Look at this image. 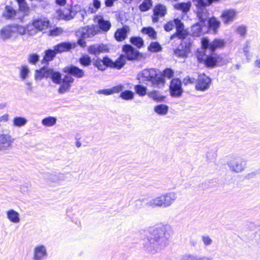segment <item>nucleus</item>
Instances as JSON below:
<instances>
[{
    "instance_id": "obj_23",
    "label": "nucleus",
    "mask_w": 260,
    "mask_h": 260,
    "mask_svg": "<svg viewBox=\"0 0 260 260\" xmlns=\"http://www.w3.org/2000/svg\"><path fill=\"white\" fill-rule=\"evenodd\" d=\"M221 22L215 17L212 16L208 19L206 22L205 27H207L208 31L216 34L220 26Z\"/></svg>"
},
{
    "instance_id": "obj_4",
    "label": "nucleus",
    "mask_w": 260,
    "mask_h": 260,
    "mask_svg": "<svg viewBox=\"0 0 260 260\" xmlns=\"http://www.w3.org/2000/svg\"><path fill=\"white\" fill-rule=\"evenodd\" d=\"M176 199V193L174 192H170L150 200L146 203V205L152 208L157 207L167 208L170 206Z\"/></svg>"
},
{
    "instance_id": "obj_39",
    "label": "nucleus",
    "mask_w": 260,
    "mask_h": 260,
    "mask_svg": "<svg viewBox=\"0 0 260 260\" xmlns=\"http://www.w3.org/2000/svg\"><path fill=\"white\" fill-rule=\"evenodd\" d=\"M169 110V107L167 105L159 104L154 108V112L159 115H165Z\"/></svg>"
},
{
    "instance_id": "obj_1",
    "label": "nucleus",
    "mask_w": 260,
    "mask_h": 260,
    "mask_svg": "<svg viewBox=\"0 0 260 260\" xmlns=\"http://www.w3.org/2000/svg\"><path fill=\"white\" fill-rule=\"evenodd\" d=\"M173 231L169 224H157L150 228L144 239V247L149 253L154 254L169 244Z\"/></svg>"
},
{
    "instance_id": "obj_45",
    "label": "nucleus",
    "mask_w": 260,
    "mask_h": 260,
    "mask_svg": "<svg viewBox=\"0 0 260 260\" xmlns=\"http://www.w3.org/2000/svg\"><path fill=\"white\" fill-rule=\"evenodd\" d=\"M30 70L27 66L23 65L20 69L19 75L22 80H25L28 77Z\"/></svg>"
},
{
    "instance_id": "obj_16",
    "label": "nucleus",
    "mask_w": 260,
    "mask_h": 260,
    "mask_svg": "<svg viewBox=\"0 0 260 260\" xmlns=\"http://www.w3.org/2000/svg\"><path fill=\"white\" fill-rule=\"evenodd\" d=\"M92 64L99 70L104 71L108 68L112 69L113 61L106 55L102 59L98 57L93 61Z\"/></svg>"
},
{
    "instance_id": "obj_55",
    "label": "nucleus",
    "mask_w": 260,
    "mask_h": 260,
    "mask_svg": "<svg viewBox=\"0 0 260 260\" xmlns=\"http://www.w3.org/2000/svg\"><path fill=\"white\" fill-rule=\"evenodd\" d=\"M13 25L16 36L18 34L23 35L26 34V28L25 27L19 24Z\"/></svg>"
},
{
    "instance_id": "obj_63",
    "label": "nucleus",
    "mask_w": 260,
    "mask_h": 260,
    "mask_svg": "<svg viewBox=\"0 0 260 260\" xmlns=\"http://www.w3.org/2000/svg\"><path fill=\"white\" fill-rule=\"evenodd\" d=\"M25 84L26 86V88L27 90V91L29 92H31L32 90V86L31 85V83L26 81H25Z\"/></svg>"
},
{
    "instance_id": "obj_27",
    "label": "nucleus",
    "mask_w": 260,
    "mask_h": 260,
    "mask_svg": "<svg viewBox=\"0 0 260 260\" xmlns=\"http://www.w3.org/2000/svg\"><path fill=\"white\" fill-rule=\"evenodd\" d=\"M236 15V12L233 9L226 10L223 11L221 17L225 24L233 22Z\"/></svg>"
},
{
    "instance_id": "obj_57",
    "label": "nucleus",
    "mask_w": 260,
    "mask_h": 260,
    "mask_svg": "<svg viewBox=\"0 0 260 260\" xmlns=\"http://www.w3.org/2000/svg\"><path fill=\"white\" fill-rule=\"evenodd\" d=\"M174 27V20L173 21H170L165 24L164 26L165 30L166 31H170L173 29Z\"/></svg>"
},
{
    "instance_id": "obj_2",
    "label": "nucleus",
    "mask_w": 260,
    "mask_h": 260,
    "mask_svg": "<svg viewBox=\"0 0 260 260\" xmlns=\"http://www.w3.org/2000/svg\"><path fill=\"white\" fill-rule=\"evenodd\" d=\"M202 49L198 51L197 57L198 61L208 68L221 66L225 63L223 57L215 53L216 49L223 48L226 42L221 39H215L210 42L207 38L202 40Z\"/></svg>"
},
{
    "instance_id": "obj_15",
    "label": "nucleus",
    "mask_w": 260,
    "mask_h": 260,
    "mask_svg": "<svg viewBox=\"0 0 260 260\" xmlns=\"http://www.w3.org/2000/svg\"><path fill=\"white\" fill-rule=\"evenodd\" d=\"M211 82V79L205 74L199 75L196 81V89L199 91H206L209 88Z\"/></svg>"
},
{
    "instance_id": "obj_11",
    "label": "nucleus",
    "mask_w": 260,
    "mask_h": 260,
    "mask_svg": "<svg viewBox=\"0 0 260 260\" xmlns=\"http://www.w3.org/2000/svg\"><path fill=\"white\" fill-rule=\"evenodd\" d=\"M174 23L176 32L171 36L170 40H173L175 38H178L180 40H183L186 38H192L188 31L184 29V23L179 18L174 19Z\"/></svg>"
},
{
    "instance_id": "obj_48",
    "label": "nucleus",
    "mask_w": 260,
    "mask_h": 260,
    "mask_svg": "<svg viewBox=\"0 0 260 260\" xmlns=\"http://www.w3.org/2000/svg\"><path fill=\"white\" fill-rule=\"evenodd\" d=\"M162 47L157 42H151L148 47V50L151 52H158L160 51Z\"/></svg>"
},
{
    "instance_id": "obj_49",
    "label": "nucleus",
    "mask_w": 260,
    "mask_h": 260,
    "mask_svg": "<svg viewBox=\"0 0 260 260\" xmlns=\"http://www.w3.org/2000/svg\"><path fill=\"white\" fill-rule=\"evenodd\" d=\"M134 89L137 94L143 96L146 95L147 88L146 86L139 84L135 86Z\"/></svg>"
},
{
    "instance_id": "obj_32",
    "label": "nucleus",
    "mask_w": 260,
    "mask_h": 260,
    "mask_svg": "<svg viewBox=\"0 0 260 260\" xmlns=\"http://www.w3.org/2000/svg\"><path fill=\"white\" fill-rule=\"evenodd\" d=\"M57 53H58L54 49H49L45 50L43 58L41 61L42 63L48 64L50 61L53 60Z\"/></svg>"
},
{
    "instance_id": "obj_24",
    "label": "nucleus",
    "mask_w": 260,
    "mask_h": 260,
    "mask_svg": "<svg viewBox=\"0 0 260 260\" xmlns=\"http://www.w3.org/2000/svg\"><path fill=\"white\" fill-rule=\"evenodd\" d=\"M77 46L75 42H63L60 43L54 46V50L58 53L63 52L69 51L74 49Z\"/></svg>"
},
{
    "instance_id": "obj_7",
    "label": "nucleus",
    "mask_w": 260,
    "mask_h": 260,
    "mask_svg": "<svg viewBox=\"0 0 260 260\" xmlns=\"http://www.w3.org/2000/svg\"><path fill=\"white\" fill-rule=\"evenodd\" d=\"M97 25H87L89 28L94 30V36L100 31L107 32L111 27V23L108 20H105L102 16H96L94 19Z\"/></svg>"
},
{
    "instance_id": "obj_61",
    "label": "nucleus",
    "mask_w": 260,
    "mask_h": 260,
    "mask_svg": "<svg viewBox=\"0 0 260 260\" xmlns=\"http://www.w3.org/2000/svg\"><path fill=\"white\" fill-rule=\"evenodd\" d=\"M196 79L193 78H190L189 76H187L184 78L183 83L185 85H187L189 83H194L196 82Z\"/></svg>"
},
{
    "instance_id": "obj_53",
    "label": "nucleus",
    "mask_w": 260,
    "mask_h": 260,
    "mask_svg": "<svg viewBox=\"0 0 260 260\" xmlns=\"http://www.w3.org/2000/svg\"><path fill=\"white\" fill-rule=\"evenodd\" d=\"M159 74H161L165 79V77L171 79L174 76V72L171 68H166L161 73L159 72Z\"/></svg>"
},
{
    "instance_id": "obj_29",
    "label": "nucleus",
    "mask_w": 260,
    "mask_h": 260,
    "mask_svg": "<svg viewBox=\"0 0 260 260\" xmlns=\"http://www.w3.org/2000/svg\"><path fill=\"white\" fill-rule=\"evenodd\" d=\"M124 87L122 84H118L111 88L100 89L96 93L98 94H102L105 95H111L114 93H119L123 90Z\"/></svg>"
},
{
    "instance_id": "obj_52",
    "label": "nucleus",
    "mask_w": 260,
    "mask_h": 260,
    "mask_svg": "<svg viewBox=\"0 0 260 260\" xmlns=\"http://www.w3.org/2000/svg\"><path fill=\"white\" fill-rule=\"evenodd\" d=\"M39 60L40 56L37 53H31L28 56V62L31 64H36Z\"/></svg>"
},
{
    "instance_id": "obj_47",
    "label": "nucleus",
    "mask_w": 260,
    "mask_h": 260,
    "mask_svg": "<svg viewBox=\"0 0 260 260\" xmlns=\"http://www.w3.org/2000/svg\"><path fill=\"white\" fill-rule=\"evenodd\" d=\"M17 2L19 6V10L23 12L25 15H28L29 11V8L25 2V0Z\"/></svg>"
},
{
    "instance_id": "obj_8",
    "label": "nucleus",
    "mask_w": 260,
    "mask_h": 260,
    "mask_svg": "<svg viewBox=\"0 0 260 260\" xmlns=\"http://www.w3.org/2000/svg\"><path fill=\"white\" fill-rule=\"evenodd\" d=\"M123 55L128 61L140 60L143 57V55L137 49L130 44H125L122 48Z\"/></svg>"
},
{
    "instance_id": "obj_36",
    "label": "nucleus",
    "mask_w": 260,
    "mask_h": 260,
    "mask_svg": "<svg viewBox=\"0 0 260 260\" xmlns=\"http://www.w3.org/2000/svg\"><path fill=\"white\" fill-rule=\"evenodd\" d=\"M124 56L123 54H121L115 61H113L112 69L120 70L125 66L126 59Z\"/></svg>"
},
{
    "instance_id": "obj_44",
    "label": "nucleus",
    "mask_w": 260,
    "mask_h": 260,
    "mask_svg": "<svg viewBox=\"0 0 260 260\" xmlns=\"http://www.w3.org/2000/svg\"><path fill=\"white\" fill-rule=\"evenodd\" d=\"M152 6V0H144L139 6V9L141 12H144L149 10Z\"/></svg>"
},
{
    "instance_id": "obj_13",
    "label": "nucleus",
    "mask_w": 260,
    "mask_h": 260,
    "mask_svg": "<svg viewBox=\"0 0 260 260\" xmlns=\"http://www.w3.org/2000/svg\"><path fill=\"white\" fill-rule=\"evenodd\" d=\"M94 30L89 29L87 26L79 28L76 31V36L79 37L77 42L78 45L81 47H85L86 45L85 39L94 36Z\"/></svg>"
},
{
    "instance_id": "obj_56",
    "label": "nucleus",
    "mask_w": 260,
    "mask_h": 260,
    "mask_svg": "<svg viewBox=\"0 0 260 260\" xmlns=\"http://www.w3.org/2000/svg\"><path fill=\"white\" fill-rule=\"evenodd\" d=\"M62 32V29L61 28L56 27L49 31V35L51 36H57Z\"/></svg>"
},
{
    "instance_id": "obj_41",
    "label": "nucleus",
    "mask_w": 260,
    "mask_h": 260,
    "mask_svg": "<svg viewBox=\"0 0 260 260\" xmlns=\"http://www.w3.org/2000/svg\"><path fill=\"white\" fill-rule=\"evenodd\" d=\"M129 42L138 49L143 47L144 44L143 39L140 37H132L130 38Z\"/></svg>"
},
{
    "instance_id": "obj_35",
    "label": "nucleus",
    "mask_w": 260,
    "mask_h": 260,
    "mask_svg": "<svg viewBox=\"0 0 260 260\" xmlns=\"http://www.w3.org/2000/svg\"><path fill=\"white\" fill-rule=\"evenodd\" d=\"M7 216L9 220L13 223H18L20 221L19 214L13 209L7 211Z\"/></svg>"
},
{
    "instance_id": "obj_40",
    "label": "nucleus",
    "mask_w": 260,
    "mask_h": 260,
    "mask_svg": "<svg viewBox=\"0 0 260 260\" xmlns=\"http://www.w3.org/2000/svg\"><path fill=\"white\" fill-rule=\"evenodd\" d=\"M143 34L147 35L152 39H155L157 37V32L151 26L144 27L141 30Z\"/></svg>"
},
{
    "instance_id": "obj_17",
    "label": "nucleus",
    "mask_w": 260,
    "mask_h": 260,
    "mask_svg": "<svg viewBox=\"0 0 260 260\" xmlns=\"http://www.w3.org/2000/svg\"><path fill=\"white\" fill-rule=\"evenodd\" d=\"M62 72L70 75L73 78L81 79L85 76V71L83 69L72 64L63 68Z\"/></svg>"
},
{
    "instance_id": "obj_34",
    "label": "nucleus",
    "mask_w": 260,
    "mask_h": 260,
    "mask_svg": "<svg viewBox=\"0 0 260 260\" xmlns=\"http://www.w3.org/2000/svg\"><path fill=\"white\" fill-rule=\"evenodd\" d=\"M17 12L12 7L7 5L5 7V11L3 13V16L7 19H11L16 15Z\"/></svg>"
},
{
    "instance_id": "obj_51",
    "label": "nucleus",
    "mask_w": 260,
    "mask_h": 260,
    "mask_svg": "<svg viewBox=\"0 0 260 260\" xmlns=\"http://www.w3.org/2000/svg\"><path fill=\"white\" fill-rule=\"evenodd\" d=\"M101 2L99 0H93V3L88 7V11L91 13H95L101 7Z\"/></svg>"
},
{
    "instance_id": "obj_26",
    "label": "nucleus",
    "mask_w": 260,
    "mask_h": 260,
    "mask_svg": "<svg viewBox=\"0 0 260 260\" xmlns=\"http://www.w3.org/2000/svg\"><path fill=\"white\" fill-rule=\"evenodd\" d=\"M0 34L1 38L4 40L9 39L13 37H16L14 25H8L4 27L1 30Z\"/></svg>"
},
{
    "instance_id": "obj_62",
    "label": "nucleus",
    "mask_w": 260,
    "mask_h": 260,
    "mask_svg": "<svg viewBox=\"0 0 260 260\" xmlns=\"http://www.w3.org/2000/svg\"><path fill=\"white\" fill-rule=\"evenodd\" d=\"M180 260H197V256L192 255H185Z\"/></svg>"
},
{
    "instance_id": "obj_60",
    "label": "nucleus",
    "mask_w": 260,
    "mask_h": 260,
    "mask_svg": "<svg viewBox=\"0 0 260 260\" xmlns=\"http://www.w3.org/2000/svg\"><path fill=\"white\" fill-rule=\"evenodd\" d=\"M237 31L238 34L241 35V36H244L247 32V28L245 26L241 25L237 28Z\"/></svg>"
},
{
    "instance_id": "obj_33",
    "label": "nucleus",
    "mask_w": 260,
    "mask_h": 260,
    "mask_svg": "<svg viewBox=\"0 0 260 260\" xmlns=\"http://www.w3.org/2000/svg\"><path fill=\"white\" fill-rule=\"evenodd\" d=\"M205 26L202 25L200 22H198L191 26V34H189L192 36L193 40L194 37H199L202 34L203 27H205Z\"/></svg>"
},
{
    "instance_id": "obj_12",
    "label": "nucleus",
    "mask_w": 260,
    "mask_h": 260,
    "mask_svg": "<svg viewBox=\"0 0 260 260\" xmlns=\"http://www.w3.org/2000/svg\"><path fill=\"white\" fill-rule=\"evenodd\" d=\"M182 86V82L179 78H173L170 81L169 86L170 95L175 98L181 97L184 91Z\"/></svg>"
},
{
    "instance_id": "obj_3",
    "label": "nucleus",
    "mask_w": 260,
    "mask_h": 260,
    "mask_svg": "<svg viewBox=\"0 0 260 260\" xmlns=\"http://www.w3.org/2000/svg\"><path fill=\"white\" fill-rule=\"evenodd\" d=\"M137 78L143 82H149L152 86L157 88L164 86L166 82L165 79L159 74V71L153 68L144 69L137 75Z\"/></svg>"
},
{
    "instance_id": "obj_50",
    "label": "nucleus",
    "mask_w": 260,
    "mask_h": 260,
    "mask_svg": "<svg viewBox=\"0 0 260 260\" xmlns=\"http://www.w3.org/2000/svg\"><path fill=\"white\" fill-rule=\"evenodd\" d=\"M56 118L54 117L49 116L43 119L42 123L44 126H51L56 123Z\"/></svg>"
},
{
    "instance_id": "obj_54",
    "label": "nucleus",
    "mask_w": 260,
    "mask_h": 260,
    "mask_svg": "<svg viewBox=\"0 0 260 260\" xmlns=\"http://www.w3.org/2000/svg\"><path fill=\"white\" fill-rule=\"evenodd\" d=\"M215 182H216L214 181L213 180L206 181L201 184V187L204 190H206V189H208L210 188H212L215 186L216 185L214 184V183H215Z\"/></svg>"
},
{
    "instance_id": "obj_14",
    "label": "nucleus",
    "mask_w": 260,
    "mask_h": 260,
    "mask_svg": "<svg viewBox=\"0 0 260 260\" xmlns=\"http://www.w3.org/2000/svg\"><path fill=\"white\" fill-rule=\"evenodd\" d=\"M110 49L109 46L107 44L95 43L88 46L87 51L89 54L98 56L101 53L109 52Z\"/></svg>"
},
{
    "instance_id": "obj_19",
    "label": "nucleus",
    "mask_w": 260,
    "mask_h": 260,
    "mask_svg": "<svg viewBox=\"0 0 260 260\" xmlns=\"http://www.w3.org/2000/svg\"><path fill=\"white\" fill-rule=\"evenodd\" d=\"M43 178L47 183H58L59 181H62L65 178L63 174L54 172L53 173L46 172L42 174Z\"/></svg>"
},
{
    "instance_id": "obj_18",
    "label": "nucleus",
    "mask_w": 260,
    "mask_h": 260,
    "mask_svg": "<svg viewBox=\"0 0 260 260\" xmlns=\"http://www.w3.org/2000/svg\"><path fill=\"white\" fill-rule=\"evenodd\" d=\"M74 80L75 79L72 77L66 74L63 78H62L61 83L58 89V92L60 94H63L69 91Z\"/></svg>"
},
{
    "instance_id": "obj_6",
    "label": "nucleus",
    "mask_w": 260,
    "mask_h": 260,
    "mask_svg": "<svg viewBox=\"0 0 260 260\" xmlns=\"http://www.w3.org/2000/svg\"><path fill=\"white\" fill-rule=\"evenodd\" d=\"M181 40L180 44L174 50V54L179 58H186L188 54L190 52L191 47L193 43V38H186Z\"/></svg>"
},
{
    "instance_id": "obj_31",
    "label": "nucleus",
    "mask_w": 260,
    "mask_h": 260,
    "mask_svg": "<svg viewBox=\"0 0 260 260\" xmlns=\"http://www.w3.org/2000/svg\"><path fill=\"white\" fill-rule=\"evenodd\" d=\"M191 7V2L189 1L187 2L178 3L175 4L174 7L176 10L180 11L182 14L186 15L190 11Z\"/></svg>"
},
{
    "instance_id": "obj_58",
    "label": "nucleus",
    "mask_w": 260,
    "mask_h": 260,
    "mask_svg": "<svg viewBox=\"0 0 260 260\" xmlns=\"http://www.w3.org/2000/svg\"><path fill=\"white\" fill-rule=\"evenodd\" d=\"M260 174V169L255 171L251 172L246 175L245 178L246 179H250L254 178L257 175Z\"/></svg>"
},
{
    "instance_id": "obj_21",
    "label": "nucleus",
    "mask_w": 260,
    "mask_h": 260,
    "mask_svg": "<svg viewBox=\"0 0 260 260\" xmlns=\"http://www.w3.org/2000/svg\"><path fill=\"white\" fill-rule=\"evenodd\" d=\"M167 13V8L162 4H158L156 5L153 10V15H152V20L153 23H156L159 20V17H162Z\"/></svg>"
},
{
    "instance_id": "obj_46",
    "label": "nucleus",
    "mask_w": 260,
    "mask_h": 260,
    "mask_svg": "<svg viewBox=\"0 0 260 260\" xmlns=\"http://www.w3.org/2000/svg\"><path fill=\"white\" fill-rule=\"evenodd\" d=\"M220 0H192L193 3L198 5L207 7L211 5L213 3L218 2Z\"/></svg>"
},
{
    "instance_id": "obj_9",
    "label": "nucleus",
    "mask_w": 260,
    "mask_h": 260,
    "mask_svg": "<svg viewBox=\"0 0 260 260\" xmlns=\"http://www.w3.org/2000/svg\"><path fill=\"white\" fill-rule=\"evenodd\" d=\"M227 165L231 172L239 173L244 170L247 161L240 156H234L227 162Z\"/></svg>"
},
{
    "instance_id": "obj_42",
    "label": "nucleus",
    "mask_w": 260,
    "mask_h": 260,
    "mask_svg": "<svg viewBox=\"0 0 260 260\" xmlns=\"http://www.w3.org/2000/svg\"><path fill=\"white\" fill-rule=\"evenodd\" d=\"M150 96L154 101L161 102L165 101L166 96L161 95L159 92L157 90H153L149 93Z\"/></svg>"
},
{
    "instance_id": "obj_5",
    "label": "nucleus",
    "mask_w": 260,
    "mask_h": 260,
    "mask_svg": "<svg viewBox=\"0 0 260 260\" xmlns=\"http://www.w3.org/2000/svg\"><path fill=\"white\" fill-rule=\"evenodd\" d=\"M35 78L36 80L50 78L53 83L57 84H60L62 80L61 74L59 71H55L53 69L46 66H43L39 70H36Z\"/></svg>"
},
{
    "instance_id": "obj_25",
    "label": "nucleus",
    "mask_w": 260,
    "mask_h": 260,
    "mask_svg": "<svg viewBox=\"0 0 260 260\" xmlns=\"http://www.w3.org/2000/svg\"><path fill=\"white\" fill-rule=\"evenodd\" d=\"M14 140V139L8 134H0V150L8 149L12 146Z\"/></svg>"
},
{
    "instance_id": "obj_10",
    "label": "nucleus",
    "mask_w": 260,
    "mask_h": 260,
    "mask_svg": "<svg viewBox=\"0 0 260 260\" xmlns=\"http://www.w3.org/2000/svg\"><path fill=\"white\" fill-rule=\"evenodd\" d=\"M81 11V6L76 4L71 7H69L68 9L66 8L63 10L59 9L57 10V13L58 14L59 19L68 21L72 19L75 15Z\"/></svg>"
},
{
    "instance_id": "obj_37",
    "label": "nucleus",
    "mask_w": 260,
    "mask_h": 260,
    "mask_svg": "<svg viewBox=\"0 0 260 260\" xmlns=\"http://www.w3.org/2000/svg\"><path fill=\"white\" fill-rule=\"evenodd\" d=\"M27 122V119L22 116H16L13 118V125L15 127H21Z\"/></svg>"
},
{
    "instance_id": "obj_38",
    "label": "nucleus",
    "mask_w": 260,
    "mask_h": 260,
    "mask_svg": "<svg viewBox=\"0 0 260 260\" xmlns=\"http://www.w3.org/2000/svg\"><path fill=\"white\" fill-rule=\"evenodd\" d=\"M78 61L83 67H87L92 63V59L90 56L87 54H83L79 58Z\"/></svg>"
},
{
    "instance_id": "obj_64",
    "label": "nucleus",
    "mask_w": 260,
    "mask_h": 260,
    "mask_svg": "<svg viewBox=\"0 0 260 260\" xmlns=\"http://www.w3.org/2000/svg\"><path fill=\"white\" fill-rule=\"evenodd\" d=\"M9 119V114H6L0 117V121L6 122Z\"/></svg>"
},
{
    "instance_id": "obj_30",
    "label": "nucleus",
    "mask_w": 260,
    "mask_h": 260,
    "mask_svg": "<svg viewBox=\"0 0 260 260\" xmlns=\"http://www.w3.org/2000/svg\"><path fill=\"white\" fill-rule=\"evenodd\" d=\"M47 255V250L45 246L43 245L37 246L34 250V259L41 260Z\"/></svg>"
},
{
    "instance_id": "obj_22",
    "label": "nucleus",
    "mask_w": 260,
    "mask_h": 260,
    "mask_svg": "<svg viewBox=\"0 0 260 260\" xmlns=\"http://www.w3.org/2000/svg\"><path fill=\"white\" fill-rule=\"evenodd\" d=\"M50 24L49 20L41 16V17L34 19L32 22V25L37 30L42 31L47 29Z\"/></svg>"
},
{
    "instance_id": "obj_43",
    "label": "nucleus",
    "mask_w": 260,
    "mask_h": 260,
    "mask_svg": "<svg viewBox=\"0 0 260 260\" xmlns=\"http://www.w3.org/2000/svg\"><path fill=\"white\" fill-rule=\"evenodd\" d=\"M119 97L126 101L132 100L134 98V92L130 90H125L120 91Z\"/></svg>"
},
{
    "instance_id": "obj_28",
    "label": "nucleus",
    "mask_w": 260,
    "mask_h": 260,
    "mask_svg": "<svg viewBox=\"0 0 260 260\" xmlns=\"http://www.w3.org/2000/svg\"><path fill=\"white\" fill-rule=\"evenodd\" d=\"M129 31V26L124 25L122 28L118 29L116 31L114 34L115 39L118 42H121L126 39Z\"/></svg>"
},
{
    "instance_id": "obj_20",
    "label": "nucleus",
    "mask_w": 260,
    "mask_h": 260,
    "mask_svg": "<svg viewBox=\"0 0 260 260\" xmlns=\"http://www.w3.org/2000/svg\"><path fill=\"white\" fill-rule=\"evenodd\" d=\"M194 5L197 9V16L198 18L199 22L201 23L202 25H206V22L208 21V19L210 18L209 17V13L207 8L199 6L195 3H194Z\"/></svg>"
},
{
    "instance_id": "obj_59",
    "label": "nucleus",
    "mask_w": 260,
    "mask_h": 260,
    "mask_svg": "<svg viewBox=\"0 0 260 260\" xmlns=\"http://www.w3.org/2000/svg\"><path fill=\"white\" fill-rule=\"evenodd\" d=\"M202 239L204 245L206 246H209L212 243V240L208 236H203Z\"/></svg>"
}]
</instances>
